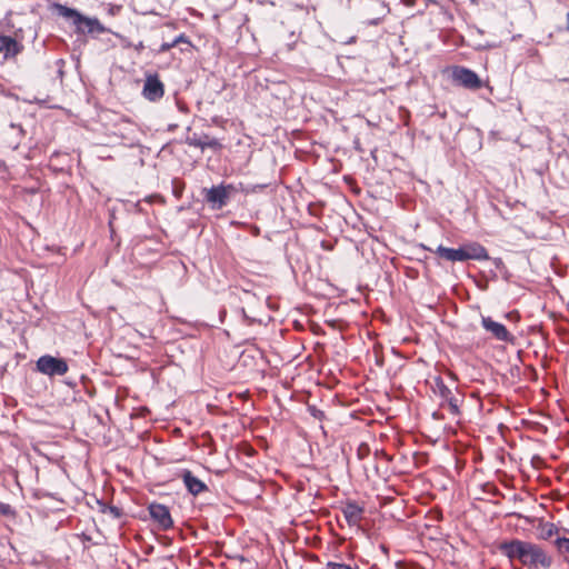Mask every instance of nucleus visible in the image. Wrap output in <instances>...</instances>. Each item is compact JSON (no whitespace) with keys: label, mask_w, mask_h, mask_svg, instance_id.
<instances>
[{"label":"nucleus","mask_w":569,"mask_h":569,"mask_svg":"<svg viewBox=\"0 0 569 569\" xmlns=\"http://www.w3.org/2000/svg\"><path fill=\"white\" fill-rule=\"evenodd\" d=\"M499 550L505 555L511 563L518 561L520 566L533 568H549L551 566V558L545 550L536 543L511 539L503 541L499 545Z\"/></svg>","instance_id":"1"},{"label":"nucleus","mask_w":569,"mask_h":569,"mask_svg":"<svg viewBox=\"0 0 569 569\" xmlns=\"http://www.w3.org/2000/svg\"><path fill=\"white\" fill-rule=\"evenodd\" d=\"M237 188L233 184H219L204 189V199L214 210H220L229 202L230 198L237 193Z\"/></svg>","instance_id":"2"},{"label":"nucleus","mask_w":569,"mask_h":569,"mask_svg":"<svg viewBox=\"0 0 569 569\" xmlns=\"http://www.w3.org/2000/svg\"><path fill=\"white\" fill-rule=\"evenodd\" d=\"M36 366L39 372L49 377L63 376L68 372L69 369L64 359L50 355L41 356L37 360Z\"/></svg>","instance_id":"3"},{"label":"nucleus","mask_w":569,"mask_h":569,"mask_svg":"<svg viewBox=\"0 0 569 569\" xmlns=\"http://www.w3.org/2000/svg\"><path fill=\"white\" fill-rule=\"evenodd\" d=\"M452 78L458 84L467 89L477 90L482 87V82L478 74L465 67H456L452 70Z\"/></svg>","instance_id":"4"},{"label":"nucleus","mask_w":569,"mask_h":569,"mask_svg":"<svg viewBox=\"0 0 569 569\" xmlns=\"http://www.w3.org/2000/svg\"><path fill=\"white\" fill-rule=\"evenodd\" d=\"M164 94V86L159 79L158 74H147L143 89H142V96L149 100V101H158L160 100Z\"/></svg>","instance_id":"5"},{"label":"nucleus","mask_w":569,"mask_h":569,"mask_svg":"<svg viewBox=\"0 0 569 569\" xmlns=\"http://www.w3.org/2000/svg\"><path fill=\"white\" fill-rule=\"evenodd\" d=\"M148 509L152 520L158 523L160 529L168 530L173 526L170 511L166 506L151 503Z\"/></svg>","instance_id":"6"},{"label":"nucleus","mask_w":569,"mask_h":569,"mask_svg":"<svg viewBox=\"0 0 569 569\" xmlns=\"http://www.w3.org/2000/svg\"><path fill=\"white\" fill-rule=\"evenodd\" d=\"M481 325L486 331L490 332L492 337H495L499 341L509 342L512 341V336L507 330V328L500 323L491 319L490 317H482Z\"/></svg>","instance_id":"7"},{"label":"nucleus","mask_w":569,"mask_h":569,"mask_svg":"<svg viewBox=\"0 0 569 569\" xmlns=\"http://www.w3.org/2000/svg\"><path fill=\"white\" fill-rule=\"evenodd\" d=\"M465 261L467 260H488L489 254L487 249L479 242H469L461 246Z\"/></svg>","instance_id":"8"},{"label":"nucleus","mask_w":569,"mask_h":569,"mask_svg":"<svg viewBox=\"0 0 569 569\" xmlns=\"http://www.w3.org/2000/svg\"><path fill=\"white\" fill-rule=\"evenodd\" d=\"M343 516L351 526H358L365 513V508L355 501H347L342 507Z\"/></svg>","instance_id":"9"},{"label":"nucleus","mask_w":569,"mask_h":569,"mask_svg":"<svg viewBox=\"0 0 569 569\" xmlns=\"http://www.w3.org/2000/svg\"><path fill=\"white\" fill-rule=\"evenodd\" d=\"M107 29L100 23L97 18H90L82 14L78 26L76 27L77 33H104Z\"/></svg>","instance_id":"10"},{"label":"nucleus","mask_w":569,"mask_h":569,"mask_svg":"<svg viewBox=\"0 0 569 569\" xmlns=\"http://www.w3.org/2000/svg\"><path fill=\"white\" fill-rule=\"evenodd\" d=\"M21 49V44L16 39L0 36V53H3L6 59L17 56Z\"/></svg>","instance_id":"11"},{"label":"nucleus","mask_w":569,"mask_h":569,"mask_svg":"<svg viewBox=\"0 0 569 569\" xmlns=\"http://www.w3.org/2000/svg\"><path fill=\"white\" fill-rule=\"evenodd\" d=\"M436 253L439 257H441L448 261H451V262H456V261L463 262L465 261V256L462 253L461 247L453 249V248H447L443 246H439L436 249Z\"/></svg>","instance_id":"12"},{"label":"nucleus","mask_w":569,"mask_h":569,"mask_svg":"<svg viewBox=\"0 0 569 569\" xmlns=\"http://www.w3.org/2000/svg\"><path fill=\"white\" fill-rule=\"evenodd\" d=\"M53 10L61 17L66 18V19H69L72 21V24L74 27L78 26L81 17H82V13H80L78 10L73 9V8H69L67 6H63V4H60V3H54L53 4Z\"/></svg>","instance_id":"13"},{"label":"nucleus","mask_w":569,"mask_h":569,"mask_svg":"<svg viewBox=\"0 0 569 569\" xmlns=\"http://www.w3.org/2000/svg\"><path fill=\"white\" fill-rule=\"evenodd\" d=\"M183 481H184V485L187 486L188 490L192 495H198L206 490V485L202 481H200L199 479H197L196 477H193L190 471L184 472Z\"/></svg>","instance_id":"14"},{"label":"nucleus","mask_w":569,"mask_h":569,"mask_svg":"<svg viewBox=\"0 0 569 569\" xmlns=\"http://www.w3.org/2000/svg\"><path fill=\"white\" fill-rule=\"evenodd\" d=\"M206 148H209L212 150H220L222 148V144L216 138H210L209 136H203L200 149L204 150Z\"/></svg>","instance_id":"15"},{"label":"nucleus","mask_w":569,"mask_h":569,"mask_svg":"<svg viewBox=\"0 0 569 569\" xmlns=\"http://www.w3.org/2000/svg\"><path fill=\"white\" fill-rule=\"evenodd\" d=\"M100 511L102 513L111 516L112 518H120L122 516V510L120 508L106 503L101 505Z\"/></svg>","instance_id":"16"},{"label":"nucleus","mask_w":569,"mask_h":569,"mask_svg":"<svg viewBox=\"0 0 569 569\" xmlns=\"http://www.w3.org/2000/svg\"><path fill=\"white\" fill-rule=\"evenodd\" d=\"M446 402L448 403L449 410L452 415L460 413L459 407L462 400L459 397L452 395L449 399L446 400Z\"/></svg>","instance_id":"17"},{"label":"nucleus","mask_w":569,"mask_h":569,"mask_svg":"<svg viewBox=\"0 0 569 569\" xmlns=\"http://www.w3.org/2000/svg\"><path fill=\"white\" fill-rule=\"evenodd\" d=\"M555 546L559 553L569 555V538H557Z\"/></svg>","instance_id":"18"},{"label":"nucleus","mask_w":569,"mask_h":569,"mask_svg":"<svg viewBox=\"0 0 569 569\" xmlns=\"http://www.w3.org/2000/svg\"><path fill=\"white\" fill-rule=\"evenodd\" d=\"M437 386L439 390V396L441 397L442 400L446 401L452 396L451 390L441 380L437 382Z\"/></svg>","instance_id":"19"},{"label":"nucleus","mask_w":569,"mask_h":569,"mask_svg":"<svg viewBox=\"0 0 569 569\" xmlns=\"http://www.w3.org/2000/svg\"><path fill=\"white\" fill-rule=\"evenodd\" d=\"M186 143L192 147L201 148L202 137H199L197 133L192 136H188L186 138Z\"/></svg>","instance_id":"20"},{"label":"nucleus","mask_w":569,"mask_h":569,"mask_svg":"<svg viewBox=\"0 0 569 569\" xmlns=\"http://www.w3.org/2000/svg\"><path fill=\"white\" fill-rule=\"evenodd\" d=\"M0 515L14 517L16 511L11 508L10 505L0 502Z\"/></svg>","instance_id":"21"},{"label":"nucleus","mask_w":569,"mask_h":569,"mask_svg":"<svg viewBox=\"0 0 569 569\" xmlns=\"http://www.w3.org/2000/svg\"><path fill=\"white\" fill-rule=\"evenodd\" d=\"M326 569H351L348 565L337 563V562H328Z\"/></svg>","instance_id":"22"},{"label":"nucleus","mask_w":569,"mask_h":569,"mask_svg":"<svg viewBox=\"0 0 569 569\" xmlns=\"http://www.w3.org/2000/svg\"><path fill=\"white\" fill-rule=\"evenodd\" d=\"M369 452V447L367 445H360L358 448V457L359 459H365L366 453Z\"/></svg>","instance_id":"23"},{"label":"nucleus","mask_w":569,"mask_h":569,"mask_svg":"<svg viewBox=\"0 0 569 569\" xmlns=\"http://www.w3.org/2000/svg\"><path fill=\"white\" fill-rule=\"evenodd\" d=\"M176 46H177V41H172L170 43H163L161 46V51H168V50H170L171 48H173Z\"/></svg>","instance_id":"24"},{"label":"nucleus","mask_w":569,"mask_h":569,"mask_svg":"<svg viewBox=\"0 0 569 569\" xmlns=\"http://www.w3.org/2000/svg\"><path fill=\"white\" fill-rule=\"evenodd\" d=\"M173 41H177V44H178L179 42H188V40H187V38H186V36H184V34H180V36H178Z\"/></svg>","instance_id":"25"},{"label":"nucleus","mask_w":569,"mask_h":569,"mask_svg":"<svg viewBox=\"0 0 569 569\" xmlns=\"http://www.w3.org/2000/svg\"><path fill=\"white\" fill-rule=\"evenodd\" d=\"M11 128L17 129L19 131V134H21V136L24 133V130L22 129V127L20 124L11 123Z\"/></svg>","instance_id":"26"},{"label":"nucleus","mask_w":569,"mask_h":569,"mask_svg":"<svg viewBox=\"0 0 569 569\" xmlns=\"http://www.w3.org/2000/svg\"><path fill=\"white\" fill-rule=\"evenodd\" d=\"M567 27H568V30H569V13L567 14Z\"/></svg>","instance_id":"27"},{"label":"nucleus","mask_w":569,"mask_h":569,"mask_svg":"<svg viewBox=\"0 0 569 569\" xmlns=\"http://www.w3.org/2000/svg\"><path fill=\"white\" fill-rule=\"evenodd\" d=\"M561 81L569 82V78H563V79H561Z\"/></svg>","instance_id":"28"},{"label":"nucleus","mask_w":569,"mask_h":569,"mask_svg":"<svg viewBox=\"0 0 569 569\" xmlns=\"http://www.w3.org/2000/svg\"><path fill=\"white\" fill-rule=\"evenodd\" d=\"M319 415H322V411H319V413H313V417H319Z\"/></svg>","instance_id":"29"},{"label":"nucleus","mask_w":569,"mask_h":569,"mask_svg":"<svg viewBox=\"0 0 569 569\" xmlns=\"http://www.w3.org/2000/svg\"><path fill=\"white\" fill-rule=\"evenodd\" d=\"M319 415H322V411H319V413H313V417H319Z\"/></svg>","instance_id":"30"},{"label":"nucleus","mask_w":569,"mask_h":569,"mask_svg":"<svg viewBox=\"0 0 569 569\" xmlns=\"http://www.w3.org/2000/svg\"><path fill=\"white\" fill-rule=\"evenodd\" d=\"M319 415H322V411H319V413H313V417H319Z\"/></svg>","instance_id":"31"}]
</instances>
